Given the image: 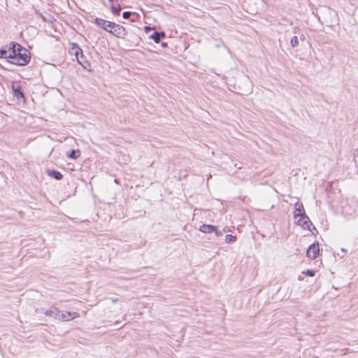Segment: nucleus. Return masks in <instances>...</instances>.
Segmentation results:
<instances>
[{
  "label": "nucleus",
  "instance_id": "f257e3e1",
  "mask_svg": "<svg viewBox=\"0 0 358 358\" xmlns=\"http://www.w3.org/2000/svg\"><path fill=\"white\" fill-rule=\"evenodd\" d=\"M8 59H12L10 62L13 64L24 66L30 61V52L20 44L11 42L9 46Z\"/></svg>",
  "mask_w": 358,
  "mask_h": 358
},
{
  "label": "nucleus",
  "instance_id": "f03ea898",
  "mask_svg": "<svg viewBox=\"0 0 358 358\" xmlns=\"http://www.w3.org/2000/svg\"><path fill=\"white\" fill-rule=\"evenodd\" d=\"M94 23L101 27L105 31L110 33V30H112L113 27L115 26V22L105 20L101 18L96 17L94 19Z\"/></svg>",
  "mask_w": 358,
  "mask_h": 358
},
{
  "label": "nucleus",
  "instance_id": "7ed1b4c3",
  "mask_svg": "<svg viewBox=\"0 0 358 358\" xmlns=\"http://www.w3.org/2000/svg\"><path fill=\"white\" fill-rule=\"evenodd\" d=\"M110 33L117 38H124L127 34V31L125 28L118 24L115 23V26L113 27L112 30H110Z\"/></svg>",
  "mask_w": 358,
  "mask_h": 358
},
{
  "label": "nucleus",
  "instance_id": "20e7f679",
  "mask_svg": "<svg viewBox=\"0 0 358 358\" xmlns=\"http://www.w3.org/2000/svg\"><path fill=\"white\" fill-rule=\"evenodd\" d=\"M297 223L299 225L301 226L303 229H306L310 231H312L311 227H313V229L316 230L315 227L313 226L312 222L310 221L308 216L305 214V215L302 216L297 221Z\"/></svg>",
  "mask_w": 358,
  "mask_h": 358
},
{
  "label": "nucleus",
  "instance_id": "39448f33",
  "mask_svg": "<svg viewBox=\"0 0 358 358\" xmlns=\"http://www.w3.org/2000/svg\"><path fill=\"white\" fill-rule=\"evenodd\" d=\"M13 95L19 101H24V94L22 88L20 85H16L15 83H12L11 85Z\"/></svg>",
  "mask_w": 358,
  "mask_h": 358
},
{
  "label": "nucleus",
  "instance_id": "423d86ee",
  "mask_svg": "<svg viewBox=\"0 0 358 358\" xmlns=\"http://www.w3.org/2000/svg\"><path fill=\"white\" fill-rule=\"evenodd\" d=\"M320 248L318 243L311 244L307 250V256L311 259H315L319 255Z\"/></svg>",
  "mask_w": 358,
  "mask_h": 358
},
{
  "label": "nucleus",
  "instance_id": "0eeeda50",
  "mask_svg": "<svg viewBox=\"0 0 358 358\" xmlns=\"http://www.w3.org/2000/svg\"><path fill=\"white\" fill-rule=\"evenodd\" d=\"M71 52V54H73L76 56L78 63L82 65L83 62L80 59L83 57V50L76 43H72Z\"/></svg>",
  "mask_w": 358,
  "mask_h": 358
},
{
  "label": "nucleus",
  "instance_id": "6e6552de",
  "mask_svg": "<svg viewBox=\"0 0 358 358\" xmlns=\"http://www.w3.org/2000/svg\"><path fill=\"white\" fill-rule=\"evenodd\" d=\"M80 316L79 313L77 312H66V313H60V315H59V321H69L73 319L77 318Z\"/></svg>",
  "mask_w": 358,
  "mask_h": 358
},
{
  "label": "nucleus",
  "instance_id": "1a4fd4ad",
  "mask_svg": "<svg viewBox=\"0 0 358 358\" xmlns=\"http://www.w3.org/2000/svg\"><path fill=\"white\" fill-rule=\"evenodd\" d=\"M305 214L306 212L303 203L301 202H296L294 204V217H301L302 216L305 215Z\"/></svg>",
  "mask_w": 358,
  "mask_h": 358
},
{
  "label": "nucleus",
  "instance_id": "9d476101",
  "mask_svg": "<svg viewBox=\"0 0 358 358\" xmlns=\"http://www.w3.org/2000/svg\"><path fill=\"white\" fill-rule=\"evenodd\" d=\"M61 311L56 307L52 306L50 309L46 310L43 313L48 316L55 317L59 320V315H60Z\"/></svg>",
  "mask_w": 358,
  "mask_h": 358
},
{
  "label": "nucleus",
  "instance_id": "9b49d317",
  "mask_svg": "<svg viewBox=\"0 0 358 358\" xmlns=\"http://www.w3.org/2000/svg\"><path fill=\"white\" fill-rule=\"evenodd\" d=\"M150 38L153 39L155 43H159L160 40L165 37V33L164 31H155L153 34L150 36Z\"/></svg>",
  "mask_w": 358,
  "mask_h": 358
},
{
  "label": "nucleus",
  "instance_id": "f8f14e48",
  "mask_svg": "<svg viewBox=\"0 0 358 358\" xmlns=\"http://www.w3.org/2000/svg\"><path fill=\"white\" fill-rule=\"evenodd\" d=\"M47 174L48 176L53 178L57 180H62L63 175L57 170H48Z\"/></svg>",
  "mask_w": 358,
  "mask_h": 358
},
{
  "label": "nucleus",
  "instance_id": "ddd939ff",
  "mask_svg": "<svg viewBox=\"0 0 358 358\" xmlns=\"http://www.w3.org/2000/svg\"><path fill=\"white\" fill-rule=\"evenodd\" d=\"M199 230L203 233H211L215 231V227L211 224H202Z\"/></svg>",
  "mask_w": 358,
  "mask_h": 358
},
{
  "label": "nucleus",
  "instance_id": "4468645a",
  "mask_svg": "<svg viewBox=\"0 0 358 358\" xmlns=\"http://www.w3.org/2000/svg\"><path fill=\"white\" fill-rule=\"evenodd\" d=\"M80 155V152L79 150H71L69 153L66 154V156L69 158L76 159H78Z\"/></svg>",
  "mask_w": 358,
  "mask_h": 358
},
{
  "label": "nucleus",
  "instance_id": "2eb2a0df",
  "mask_svg": "<svg viewBox=\"0 0 358 358\" xmlns=\"http://www.w3.org/2000/svg\"><path fill=\"white\" fill-rule=\"evenodd\" d=\"M110 9H111V12L114 15H120V10H121L122 8H121L120 4H117V6H115L113 4H112L111 7H110Z\"/></svg>",
  "mask_w": 358,
  "mask_h": 358
},
{
  "label": "nucleus",
  "instance_id": "dca6fc26",
  "mask_svg": "<svg viewBox=\"0 0 358 358\" xmlns=\"http://www.w3.org/2000/svg\"><path fill=\"white\" fill-rule=\"evenodd\" d=\"M236 240V237L231 234H227L225 236V241L228 243H234Z\"/></svg>",
  "mask_w": 358,
  "mask_h": 358
},
{
  "label": "nucleus",
  "instance_id": "f3484780",
  "mask_svg": "<svg viewBox=\"0 0 358 358\" xmlns=\"http://www.w3.org/2000/svg\"><path fill=\"white\" fill-rule=\"evenodd\" d=\"M9 50L0 49V58H8Z\"/></svg>",
  "mask_w": 358,
  "mask_h": 358
},
{
  "label": "nucleus",
  "instance_id": "a211bd4d",
  "mask_svg": "<svg viewBox=\"0 0 358 358\" xmlns=\"http://www.w3.org/2000/svg\"><path fill=\"white\" fill-rule=\"evenodd\" d=\"M290 43L292 47H296L299 45V40L297 36L292 37Z\"/></svg>",
  "mask_w": 358,
  "mask_h": 358
},
{
  "label": "nucleus",
  "instance_id": "6ab92c4d",
  "mask_svg": "<svg viewBox=\"0 0 358 358\" xmlns=\"http://www.w3.org/2000/svg\"><path fill=\"white\" fill-rule=\"evenodd\" d=\"M131 12L130 11H124L123 13H122V17L124 19H129L130 17V16L131 15Z\"/></svg>",
  "mask_w": 358,
  "mask_h": 358
},
{
  "label": "nucleus",
  "instance_id": "aec40b11",
  "mask_svg": "<svg viewBox=\"0 0 358 358\" xmlns=\"http://www.w3.org/2000/svg\"><path fill=\"white\" fill-rule=\"evenodd\" d=\"M305 274L310 277H313L315 275V272L313 270H307Z\"/></svg>",
  "mask_w": 358,
  "mask_h": 358
},
{
  "label": "nucleus",
  "instance_id": "412c9836",
  "mask_svg": "<svg viewBox=\"0 0 358 358\" xmlns=\"http://www.w3.org/2000/svg\"><path fill=\"white\" fill-rule=\"evenodd\" d=\"M224 231H219L217 229V227H215V231L214 232L215 233L217 236H221L223 234Z\"/></svg>",
  "mask_w": 358,
  "mask_h": 358
},
{
  "label": "nucleus",
  "instance_id": "4be33fe9",
  "mask_svg": "<svg viewBox=\"0 0 358 358\" xmlns=\"http://www.w3.org/2000/svg\"><path fill=\"white\" fill-rule=\"evenodd\" d=\"M161 45H162V47L165 48V47H166V46H167V43H166V42H162V43H161Z\"/></svg>",
  "mask_w": 358,
  "mask_h": 358
},
{
  "label": "nucleus",
  "instance_id": "5701e85b",
  "mask_svg": "<svg viewBox=\"0 0 358 358\" xmlns=\"http://www.w3.org/2000/svg\"><path fill=\"white\" fill-rule=\"evenodd\" d=\"M109 1L113 4L114 2H117L118 0H109Z\"/></svg>",
  "mask_w": 358,
  "mask_h": 358
},
{
  "label": "nucleus",
  "instance_id": "b1692460",
  "mask_svg": "<svg viewBox=\"0 0 358 358\" xmlns=\"http://www.w3.org/2000/svg\"><path fill=\"white\" fill-rule=\"evenodd\" d=\"M112 301H113V303H115L116 301H117V299H112Z\"/></svg>",
  "mask_w": 358,
  "mask_h": 358
},
{
  "label": "nucleus",
  "instance_id": "393cba45",
  "mask_svg": "<svg viewBox=\"0 0 358 358\" xmlns=\"http://www.w3.org/2000/svg\"><path fill=\"white\" fill-rule=\"evenodd\" d=\"M342 251L344 252H347V250L345 249H344V248H342Z\"/></svg>",
  "mask_w": 358,
  "mask_h": 358
},
{
  "label": "nucleus",
  "instance_id": "a878e982",
  "mask_svg": "<svg viewBox=\"0 0 358 358\" xmlns=\"http://www.w3.org/2000/svg\"><path fill=\"white\" fill-rule=\"evenodd\" d=\"M357 156H358V150H357Z\"/></svg>",
  "mask_w": 358,
  "mask_h": 358
}]
</instances>
